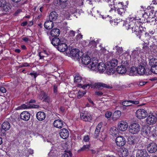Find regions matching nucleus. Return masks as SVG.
<instances>
[{
    "label": "nucleus",
    "mask_w": 157,
    "mask_h": 157,
    "mask_svg": "<svg viewBox=\"0 0 157 157\" xmlns=\"http://www.w3.org/2000/svg\"><path fill=\"white\" fill-rule=\"evenodd\" d=\"M90 145H84L82 147L81 149L78 150V151L79 152L80 151H84L86 150L89 149L90 148Z\"/></svg>",
    "instance_id": "79ce46f5"
},
{
    "label": "nucleus",
    "mask_w": 157,
    "mask_h": 157,
    "mask_svg": "<svg viewBox=\"0 0 157 157\" xmlns=\"http://www.w3.org/2000/svg\"><path fill=\"white\" fill-rule=\"evenodd\" d=\"M46 95L45 93L44 92H41V93H40L39 97L40 99L42 100L43 98H46Z\"/></svg>",
    "instance_id": "8fccbe9b"
},
{
    "label": "nucleus",
    "mask_w": 157,
    "mask_h": 157,
    "mask_svg": "<svg viewBox=\"0 0 157 157\" xmlns=\"http://www.w3.org/2000/svg\"><path fill=\"white\" fill-rule=\"evenodd\" d=\"M138 141L139 139L138 138L135 136H132L129 138L128 141L130 144L133 145L136 144Z\"/></svg>",
    "instance_id": "bb28decb"
},
{
    "label": "nucleus",
    "mask_w": 157,
    "mask_h": 157,
    "mask_svg": "<svg viewBox=\"0 0 157 157\" xmlns=\"http://www.w3.org/2000/svg\"><path fill=\"white\" fill-rule=\"evenodd\" d=\"M82 35L81 34H79L77 35L76 36V39L77 40H79L82 39Z\"/></svg>",
    "instance_id": "6e6d98bb"
},
{
    "label": "nucleus",
    "mask_w": 157,
    "mask_h": 157,
    "mask_svg": "<svg viewBox=\"0 0 157 157\" xmlns=\"http://www.w3.org/2000/svg\"><path fill=\"white\" fill-rule=\"evenodd\" d=\"M90 42L89 44V46L91 48H95L96 46L95 40L93 38L90 37Z\"/></svg>",
    "instance_id": "f704fd0d"
},
{
    "label": "nucleus",
    "mask_w": 157,
    "mask_h": 157,
    "mask_svg": "<svg viewBox=\"0 0 157 157\" xmlns=\"http://www.w3.org/2000/svg\"><path fill=\"white\" fill-rule=\"evenodd\" d=\"M129 63V61L125 59L124 60H122L121 66L123 67H125V68L127 69L128 67Z\"/></svg>",
    "instance_id": "4c0bfd02"
},
{
    "label": "nucleus",
    "mask_w": 157,
    "mask_h": 157,
    "mask_svg": "<svg viewBox=\"0 0 157 157\" xmlns=\"http://www.w3.org/2000/svg\"><path fill=\"white\" fill-rule=\"evenodd\" d=\"M30 75H33L34 76V78L35 79L36 77L38 75V74H37V73L35 72H33L31 73L30 74Z\"/></svg>",
    "instance_id": "e2e57ef3"
},
{
    "label": "nucleus",
    "mask_w": 157,
    "mask_h": 157,
    "mask_svg": "<svg viewBox=\"0 0 157 157\" xmlns=\"http://www.w3.org/2000/svg\"><path fill=\"white\" fill-rule=\"evenodd\" d=\"M136 72L138 74L140 75H143L145 74L146 75H148V74L147 72H146V70L144 67L142 65H140L136 67Z\"/></svg>",
    "instance_id": "a211bd4d"
},
{
    "label": "nucleus",
    "mask_w": 157,
    "mask_h": 157,
    "mask_svg": "<svg viewBox=\"0 0 157 157\" xmlns=\"http://www.w3.org/2000/svg\"><path fill=\"white\" fill-rule=\"evenodd\" d=\"M91 60L90 63L88 65V67L90 70L93 71H96L97 70V64H98V60L95 59V58H94Z\"/></svg>",
    "instance_id": "4468645a"
},
{
    "label": "nucleus",
    "mask_w": 157,
    "mask_h": 157,
    "mask_svg": "<svg viewBox=\"0 0 157 157\" xmlns=\"http://www.w3.org/2000/svg\"><path fill=\"white\" fill-rule=\"evenodd\" d=\"M137 68L135 67H132L130 70V72L131 73H132V75H135L136 72Z\"/></svg>",
    "instance_id": "de8ad7c7"
},
{
    "label": "nucleus",
    "mask_w": 157,
    "mask_h": 157,
    "mask_svg": "<svg viewBox=\"0 0 157 157\" xmlns=\"http://www.w3.org/2000/svg\"><path fill=\"white\" fill-rule=\"evenodd\" d=\"M0 90L3 93H5L6 91V89L4 87H0Z\"/></svg>",
    "instance_id": "680f3d73"
},
{
    "label": "nucleus",
    "mask_w": 157,
    "mask_h": 157,
    "mask_svg": "<svg viewBox=\"0 0 157 157\" xmlns=\"http://www.w3.org/2000/svg\"><path fill=\"white\" fill-rule=\"evenodd\" d=\"M146 82H145L141 81L139 82V85L140 86H143L146 83Z\"/></svg>",
    "instance_id": "69168bd1"
},
{
    "label": "nucleus",
    "mask_w": 157,
    "mask_h": 157,
    "mask_svg": "<svg viewBox=\"0 0 157 157\" xmlns=\"http://www.w3.org/2000/svg\"><path fill=\"white\" fill-rule=\"evenodd\" d=\"M82 52L76 49H73L70 52L71 55L73 57L75 60L80 58L82 56Z\"/></svg>",
    "instance_id": "423d86ee"
},
{
    "label": "nucleus",
    "mask_w": 157,
    "mask_h": 157,
    "mask_svg": "<svg viewBox=\"0 0 157 157\" xmlns=\"http://www.w3.org/2000/svg\"><path fill=\"white\" fill-rule=\"evenodd\" d=\"M109 133L112 136H115L119 133V130L116 127H113L110 128Z\"/></svg>",
    "instance_id": "c85d7f7f"
},
{
    "label": "nucleus",
    "mask_w": 157,
    "mask_h": 157,
    "mask_svg": "<svg viewBox=\"0 0 157 157\" xmlns=\"http://www.w3.org/2000/svg\"><path fill=\"white\" fill-rule=\"evenodd\" d=\"M147 115V112L143 109H139L136 112V116L139 119L144 118Z\"/></svg>",
    "instance_id": "6e6552de"
},
{
    "label": "nucleus",
    "mask_w": 157,
    "mask_h": 157,
    "mask_svg": "<svg viewBox=\"0 0 157 157\" xmlns=\"http://www.w3.org/2000/svg\"><path fill=\"white\" fill-rule=\"evenodd\" d=\"M142 133L145 137H154L155 139H157V131H156L153 127L144 126L142 128Z\"/></svg>",
    "instance_id": "f03ea898"
},
{
    "label": "nucleus",
    "mask_w": 157,
    "mask_h": 157,
    "mask_svg": "<svg viewBox=\"0 0 157 157\" xmlns=\"http://www.w3.org/2000/svg\"><path fill=\"white\" fill-rule=\"evenodd\" d=\"M53 91L54 93H56L57 91V86L56 84L53 86Z\"/></svg>",
    "instance_id": "052dcab7"
},
{
    "label": "nucleus",
    "mask_w": 157,
    "mask_h": 157,
    "mask_svg": "<svg viewBox=\"0 0 157 157\" xmlns=\"http://www.w3.org/2000/svg\"><path fill=\"white\" fill-rule=\"evenodd\" d=\"M61 40V38L59 39L57 37H54L52 40L51 43L54 46H57L59 45Z\"/></svg>",
    "instance_id": "cd10ccee"
},
{
    "label": "nucleus",
    "mask_w": 157,
    "mask_h": 157,
    "mask_svg": "<svg viewBox=\"0 0 157 157\" xmlns=\"http://www.w3.org/2000/svg\"><path fill=\"white\" fill-rule=\"evenodd\" d=\"M30 117V114L26 111L22 112L20 114L21 119L25 121L29 120Z\"/></svg>",
    "instance_id": "6ab92c4d"
},
{
    "label": "nucleus",
    "mask_w": 157,
    "mask_h": 157,
    "mask_svg": "<svg viewBox=\"0 0 157 157\" xmlns=\"http://www.w3.org/2000/svg\"><path fill=\"white\" fill-rule=\"evenodd\" d=\"M60 136L63 139H67L69 136V132L66 128L61 129L59 133Z\"/></svg>",
    "instance_id": "f3484780"
},
{
    "label": "nucleus",
    "mask_w": 157,
    "mask_h": 157,
    "mask_svg": "<svg viewBox=\"0 0 157 157\" xmlns=\"http://www.w3.org/2000/svg\"><path fill=\"white\" fill-rule=\"evenodd\" d=\"M147 149L150 153H154L157 151V144L155 143L151 142L147 146Z\"/></svg>",
    "instance_id": "9d476101"
},
{
    "label": "nucleus",
    "mask_w": 157,
    "mask_h": 157,
    "mask_svg": "<svg viewBox=\"0 0 157 157\" xmlns=\"http://www.w3.org/2000/svg\"><path fill=\"white\" fill-rule=\"evenodd\" d=\"M107 65L103 63H99L97 66V70L100 73H103L106 71L107 73Z\"/></svg>",
    "instance_id": "2eb2a0df"
},
{
    "label": "nucleus",
    "mask_w": 157,
    "mask_h": 157,
    "mask_svg": "<svg viewBox=\"0 0 157 157\" xmlns=\"http://www.w3.org/2000/svg\"><path fill=\"white\" fill-rule=\"evenodd\" d=\"M60 33V30L56 28L53 29L51 30L50 34L52 37H57L59 36Z\"/></svg>",
    "instance_id": "5701e85b"
},
{
    "label": "nucleus",
    "mask_w": 157,
    "mask_h": 157,
    "mask_svg": "<svg viewBox=\"0 0 157 157\" xmlns=\"http://www.w3.org/2000/svg\"><path fill=\"white\" fill-rule=\"evenodd\" d=\"M53 25V23L52 21L50 20L46 21L44 24L45 28L47 29H52Z\"/></svg>",
    "instance_id": "a878e982"
},
{
    "label": "nucleus",
    "mask_w": 157,
    "mask_h": 157,
    "mask_svg": "<svg viewBox=\"0 0 157 157\" xmlns=\"http://www.w3.org/2000/svg\"><path fill=\"white\" fill-rule=\"evenodd\" d=\"M122 105L125 106H128L131 105L130 101H126L123 102Z\"/></svg>",
    "instance_id": "a18cd8bd"
},
{
    "label": "nucleus",
    "mask_w": 157,
    "mask_h": 157,
    "mask_svg": "<svg viewBox=\"0 0 157 157\" xmlns=\"http://www.w3.org/2000/svg\"><path fill=\"white\" fill-rule=\"evenodd\" d=\"M58 17V14L56 12L53 11L51 12L49 16V19L50 21H55L57 18Z\"/></svg>",
    "instance_id": "c756f323"
},
{
    "label": "nucleus",
    "mask_w": 157,
    "mask_h": 157,
    "mask_svg": "<svg viewBox=\"0 0 157 157\" xmlns=\"http://www.w3.org/2000/svg\"><path fill=\"white\" fill-rule=\"evenodd\" d=\"M95 94L98 96H101L103 94V93L101 91H96L95 92Z\"/></svg>",
    "instance_id": "bf43d9fd"
},
{
    "label": "nucleus",
    "mask_w": 157,
    "mask_h": 157,
    "mask_svg": "<svg viewBox=\"0 0 157 157\" xmlns=\"http://www.w3.org/2000/svg\"><path fill=\"white\" fill-rule=\"evenodd\" d=\"M118 63V60L116 59H113L107 62V74L109 75L113 74L115 71V67Z\"/></svg>",
    "instance_id": "7ed1b4c3"
},
{
    "label": "nucleus",
    "mask_w": 157,
    "mask_h": 157,
    "mask_svg": "<svg viewBox=\"0 0 157 157\" xmlns=\"http://www.w3.org/2000/svg\"><path fill=\"white\" fill-rule=\"evenodd\" d=\"M150 63L151 66V71L154 74H157V59H151Z\"/></svg>",
    "instance_id": "9b49d317"
},
{
    "label": "nucleus",
    "mask_w": 157,
    "mask_h": 157,
    "mask_svg": "<svg viewBox=\"0 0 157 157\" xmlns=\"http://www.w3.org/2000/svg\"><path fill=\"white\" fill-rule=\"evenodd\" d=\"M1 8L5 12L9 11L10 10L11 8L10 4L7 2Z\"/></svg>",
    "instance_id": "e433bc0d"
},
{
    "label": "nucleus",
    "mask_w": 157,
    "mask_h": 157,
    "mask_svg": "<svg viewBox=\"0 0 157 157\" xmlns=\"http://www.w3.org/2000/svg\"><path fill=\"white\" fill-rule=\"evenodd\" d=\"M121 112L119 110L116 111L113 113V121L117 120L121 116Z\"/></svg>",
    "instance_id": "2f4dec72"
},
{
    "label": "nucleus",
    "mask_w": 157,
    "mask_h": 157,
    "mask_svg": "<svg viewBox=\"0 0 157 157\" xmlns=\"http://www.w3.org/2000/svg\"><path fill=\"white\" fill-rule=\"evenodd\" d=\"M102 125V123L100 122L98 123L97 125L95 130L100 131L101 129V128Z\"/></svg>",
    "instance_id": "09e8293b"
},
{
    "label": "nucleus",
    "mask_w": 157,
    "mask_h": 157,
    "mask_svg": "<svg viewBox=\"0 0 157 157\" xmlns=\"http://www.w3.org/2000/svg\"><path fill=\"white\" fill-rule=\"evenodd\" d=\"M157 120L156 117L154 115L151 114L148 115L146 119L147 124L149 125L155 124Z\"/></svg>",
    "instance_id": "f8f14e48"
},
{
    "label": "nucleus",
    "mask_w": 157,
    "mask_h": 157,
    "mask_svg": "<svg viewBox=\"0 0 157 157\" xmlns=\"http://www.w3.org/2000/svg\"><path fill=\"white\" fill-rule=\"evenodd\" d=\"M131 104H135L136 105L138 104H139V101H130Z\"/></svg>",
    "instance_id": "0e129e2a"
},
{
    "label": "nucleus",
    "mask_w": 157,
    "mask_h": 157,
    "mask_svg": "<svg viewBox=\"0 0 157 157\" xmlns=\"http://www.w3.org/2000/svg\"><path fill=\"white\" fill-rule=\"evenodd\" d=\"M71 156L72 154L70 151H65L64 153L62 155L61 157H69Z\"/></svg>",
    "instance_id": "a19ab883"
},
{
    "label": "nucleus",
    "mask_w": 157,
    "mask_h": 157,
    "mask_svg": "<svg viewBox=\"0 0 157 157\" xmlns=\"http://www.w3.org/2000/svg\"><path fill=\"white\" fill-rule=\"evenodd\" d=\"M147 153L144 150H139L136 154V157H147Z\"/></svg>",
    "instance_id": "b1692460"
},
{
    "label": "nucleus",
    "mask_w": 157,
    "mask_h": 157,
    "mask_svg": "<svg viewBox=\"0 0 157 157\" xmlns=\"http://www.w3.org/2000/svg\"><path fill=\"white\" fill-rule=\"evenodd\" d=\"M21 109H26L31 108H37L39 107V106L38 105H35L30 104H23L20 107Z\"/></svg>",
    "instance_id": "aec40b11"
},
{
    "label": "nucleus",
    "mask_w": 157,
    "mask_h": 157,
    "mask_svg": "<svg viewBox=\"0 0 157 157\" xmlns=\"http://www.w3.org/2000/svg\"><path fill=\"white\" fill-rule=\"evenodd\" d=\"M28 152H29V154H32L33 153V150L31 149H29Z\"/></svg>",
    "instance_id": "338daca9"
},
{
    "label": "nucleus",
    "mask_w": 157,
    "mask_h": 157,
    "mask_svg": "<svg viewBox=\"0 0 157 157\" xmlns=\"http://www.w3.org/2000/svg\"><path fill=\"white\" fill-rule=\"evenodd\" d=\"M122 6V8H116L115 9V11L120 15L123 16L125 13V10L123 6Z\"/></svg>",
    "instance_id": "473e14b6"
},
{
    "label": "nucleus",
    "mask_w": 157,
    "mask_h": 157,
    "mask_svg": "<svg viewBox=\"0 0 157 157\" xmlns=\"http://www.w3.org/2000/svg\"><path fill=\"white\" fill-rule=\"evenodd\" d=\"M116 143L118 146L122 147L125 144L126 140L125 138L123 136H118L116 138Z\"/></svg>",
    "instance_id": "ddd939ff"
},
{
    "label": "nucleus",
    "mask_w": 157,
    "mask_h": 157,
    "mask_svg": "<svg viewBox=\"0 0 157 157\" xmlns=\"http://www.w3.org/2000/svg\"><path fill=\"white\" fill-rule=\"evenodd\" d=\"M82 78L79 75H76L74 78V81L75 82H80L82 80Z\"/></svg>",
    "instance_id": "ea45409f"
},
{
    "label": "nucleus",
    "mask_w": 157,
    "mask_h": 157,
    "mask_svg": "<svg viewBox=\"0 0 157 157\" xmlns=\"http://www.w3.org/2000/svg\"><path fill=\"white\" fill-rule=\"evenodd\" d=\"M142 23L139 20L136 19L134 18H130L127 19L124 22V25L127 29H131L132 32L135 33L137 36H139L140 38L142 33V30L140 29V27Z\"/></svg>",
    "instance_id": "f257e3e1"
},
{
    "label": "nucleus",
    "mask_w": 157,
    "mask_h": 157,
    "mask_svg": "<svg viewBox=\"0 0 157 157\" xmlns=\"http://www.w3.org/2000/svg\"><path fill=\"white\" fill-rule=\"evenodd\" d=\"M6 3L5 0H0V7L2 8L3 6Z\"/></svg>",
    "instance_id": "5fc2aeb1"
},
{
    "label": "nucleus",
    "mask_w": 157,
    "mask_h": 157,
    "mask_svg": "<svg viewBox=\"0 0 157 157\" xmlns=\"http://www.w3.org/2000/svg\"><path fill=\"white\" fill-rule=\"evenodd\" d=\"M83 140L85 142H88L89 140V138L88 135L84 136Z\"/></svg>",
    "instance_id": "4d7b16f0"
},
{
    "label": "nucleus",
    "mask_w": 157,
    "mask_h": 157,
    "mask_svg": "<svg viewBox=\"0 0 157 157\" xmlns=\"http://www.w3.org/2000/svg\"><path fill=\"white\" fill-rule=\"evenodd\" d=\"M80 116L81 119L84 121L90 122L92 120V118L91 114L87 111L81 113Z\"/></svg>",
    "instance_id": "1a4fd4ad"
},
{
    "label": "nucleus",
    "mask_w": 157,
    "mask_h": 157,
    "mask_svg": "<svg viewBox=\"0 0 157 157\" xmlns=\"http://www.w3.org/2000/svg\"><path fill=\"white\" fill-rule=\"evenodd\" d=\"M37 119L40 121L44 120L46 117L45 113L42 111L38 112L36 115Z\"/></svg>",
    "instance_id": "4be33fe9"
},
{
    "label": "nucleus",
    "mask_w": 157,
    "mask_h": 157,
    "mask_svg": "<svg viewBox=\"0 0 157 157\" xmlns=\"http://www.w3.org/2000/svg\"><path fill=\"white\" fill-rule=\"evenodd\" d=\"M100 132V131H99L96 130H95L94 135V136L95 138H97L98 137L99 134Z\"/></svg>",
    "instance_id": "603ef678"
},
{
    "label": "nucleus",
    "mask_w": 157,
    "mask_h": 157,
    "mask_svg": "<svg viewBox=\"0 0 157 157\" xmlns=\"http://www.w3.org/2000/svg\"><path fill=\"white\" fill-rule=\"evenodd\" d=\"M67 41V40L65 38H61V41L57 46V48L59 51L64 52L67 49V46L66 44Z\"/></svg>",
    "instance_id": "0eeeda50"
},
{
    "label": "nucleus",
    "mask_w": 157,
    "mask_h": 157,
    "mask_svg": "<svg viewBox=\"0 0 157 157\" xmlns=\"http://www.w3.org/2000/svg\"><path fill=\"white\" fill-rule=\"evenodd\" d=\"M75 32L73 30H71L69 32V35L71 36H75Z\"/></svg>",
    "instance_id": "13d9d810"
},
{
    "label": "nucleus",
    "mask_w": 157,
    "mask_h": 157,
    "mask_svg": "<svg viewBox=\"0 0 157 157\" xmlns=\"http://www.w3.org/2000/svg\"><path fill=\"white\" fill-rule=\"evenodd\" d=\"M112 113L110 111H108L105 113V115L106 117L108 118H109L111 116Z\"/></svg>",
    "instance_id": "3c124183"
},
{
    "label": "nucleus",
    "mask_w": 157,
    "mask_h": 157,
    "mask_svg": "<svg viewBox=\"0 0 157 157\" xmlns=\"http://www.w3.org/2000/svg\"><path fill=\"white\" fill-rule=\"evenodd\" d=\"M86 92L85 91L79 90L77 94V97L78 98H82L85 94Z\"/></svg>",
    "instance_id": "58836bf2"
},
{
    "label": "nucleus",
    "mask_w": 157,
    "mask_h": 157,
    "mask_svg": "<svg viewBox=\"0 0 157 157\" xmlns=\"http://www.w3.org/2000/svg\"><path fill=\"white\" fill-rule=\"evenodd\" d=\"M120 155L122 157H126L128 155V151L126 149H122L120 151Z\"/></svg>",
    "instance_id": "c9c22d12"
},
{
    "label": "nucleus",
    "mask_w": 157,
    "mask_h": 157,
    "mask_svg": "<svg viewBox=\"0 0 157 157\" xmlns=\"http://www.w3.org/2000/svg\"><path fill=\"white\" fill-rule=\"evenodd\" d=\"M30 65L28 63L26 62H25L22 63L21 65V67H28L30 66Z\"/></svg>",
    "instance_id": "864d4df0"
},
{
    "label": "nucleus",
    "mask_w": 157,
    "mask_h": 157,
    "mask_svg": "<svg viewBox=\"0 0 157 157\" xmlns=\"http://www.w3.org/2000/svg\"><path fill=\"white\" fill-rule=\"evenodd\" d=\"M91 86V88L96 87H97L101 89V87H104L108 89H111L112 88L111 86L109 85L100 82L95 83L94 84H93L92 83H89L87 84L83 85L82 86V88L83 89H85L86 88H87L88 86Z\"/></svg>",
    "instance_id": "20e7f679"
},
{
    "label": "nucleus",
    "mask_w": 157,
    "mask_h": 157,
    "mask_svg": "<svg viewBox=\"0 0 157 157\" xmlns=\"http://www.w3.org/2000/svg\"><path fill=\"white\" fill-rule=\"evenodd\" d=\"M45 55H48L46 51H44L42 52H40L39 53V56L40 57V59H43L44 57H45Z\"/></svg>",
    "instance_id": "37998d69"
},
{
    "label": "nucleus",
    "mask_w": 157,
    "mask_h": 157,
    "mask_svg": "<svg viewBox=\"0 0 157 157\" xmlns=\"http://www.w3.org/2000/svg\"><path fill=\"white\" fill-rule=\"evenodd\" d=\"M128 127V124L125 121H121L118 123V127L119 129L121 131H125L127 129Z\"/></svg>",
    "instance_id": "dca6fc26"
},
{
    "label": "nucleus",
    "mask_w": 157,
    "mask_h": 157,
    "mask_svg": "<svg viewBox=\"0 0 157 157\" xmlns=\"http://www.w3.org/2000/svg\"><path fill=\"white\" fill-rule=\"evenodd\" d=\"M2 127L3 130L6 131L10 129V125L8 122H4L2 124Z\"/></svg>",
    "instance_id": "7c9ffc66"
},
{
    "label": "nucleus",
    "mask_w": 157,
    "mask_h": 157,
    "mask_svg": "<svg viewBox=\"0 0 157 157\" xmlns=\"http://www.w3.org/2000/svg\"><path fill=\"white\" fill-rule=\"evenodd\" d=\"M63 123L64 122L63 121L60 119H57L54 121L53 124L55 127L60 128L63 126Z\"/></svg>",
    "instance_id": "412c9836"
},
{
    "label": "nucleus",
    "mask_w": 157,
    "mask_h": 157,
    "mask_svg": "<svg viewBox=\"0 0 157 157\" xmlns=\"http://www.w3.org/2000/svg\"><path fill=\"white\" fill-rule=\"evenodd\" d=\"M27 21H25L24 22H22L21 24V25L22 26H24L27 25Z\"/></svg>",
    "instance_id": "774afa93"
},
{
    "label": "nucleus",
    "mask_w": 157,
    "mask_h": 157,
    "mask_svg": "<svg viewBox=\"0 0 157 157\" xmlns=\"http://www.w3.org/2000/svg\"><path fill=\"white\" fill-rule=\"evenodd\" d=\"M117 71L120 74H124L127 71V69L125 67H123L121 66H118L116 69Z\"/></svg>",
    "instance_id": "72a5a7b5"
},
{
    "label": "nucleus",
    "mask_w": 157,
    "mask_h": 157,
    "mask_svg": "<svg viewBox=\"0 0 157 157\" xmlns=\"http://www.w3.org/2000/svg\"><path fill=\"white\" fill-rule=\"evenodd\" d=\"M138 52L137 51L134 50L132 51L131 56L133 58H136L138 56Z\"/></svg>",
    "instance_id": "c03bdc74"
},
{
    "label": "nucleus",
    "mask_w": 157,
    "mask_h": 157,
    "mask_svg": "<svg viewBox=\"0 0 157 157\" xmlns=\"http://www.w3.org/2000/svg\"><path fill=\"white\" fill-rule=\"evenodd\" d=\"M116 48L117 50V52L118 53L119 55L121 54L122 53L123 50L121 47H119L117 46L116 47Z\"/></svg>",
    "instance_id": "49530a36"
},
{
    "label": "nucleus",
    "mask_w": 157,
    "mask_h": 157,
    "mask_svg": "<svg viewBox=\"0 0 157 157\" xmlns=\"http://www.w3.org/2000/svg\"><path fill=\"white\" fill-rule=\"evenodd\" d=\"M82 63L85 65H88L91 60L88 56L86 55L83 56L82 59Z\"/></svg>",
    "instance_id": "393cba45"
},
{
    "label": "nucleus",
    "mask_w": 157,
    "mask_h": 157,
    "mask_svg": "<svg viewBox=\"0 0 157 157\" xmlns=\"http://www.w3.org/2000/svg\"><path fill=\"white\" fill-rule=\"evenodd\" d=\"M140 129V125L137 123H133L131 124L129 127V132L134 134L138 133Z\"/></svg>",
    "instance_id": "39448f33"
}]
</instances>
